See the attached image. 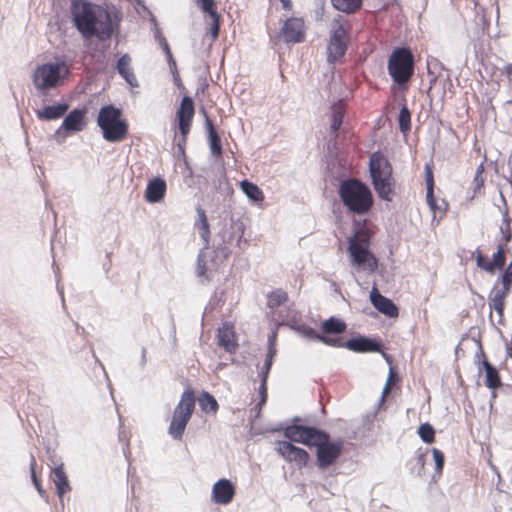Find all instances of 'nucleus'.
Masks as SVG:
<instances>
[{
  "instance_id": "nucleus-1",
  "label": "nucleus",
  "mask_w": 512,
  "mask_h": 512,
  "mask_svg": "<svg viewBox=\"0 0 512 512\" xmlns=\"http://www.w3.org/2000/svg\"><path fill=\"white\" fill-rule=\"evenodd\" d=\"M369 173L377 196L384 201H392L396 194V179L389 159L380 151L369 157Z\"/></svg>"
},
{
  "instance_id": "nucleus-2",
  "label": "nucleus",
  "mask_w": 512,
  "mask_h": 512,
  "mask_svg": "<svg viewBox=\"0 0 512 512\" xmlns=\"http://www.w3.org/2000/svg\"><path fill=\"white\" fill-rule=\"evenodd\" d=\"M338 195L347 211L356 215L368 213L374 204L370 188L357 178L343 180Z\"/></svg>"
},
{
  "instance_id": "nucleus-3",
  "label": "nucleus",
  "mask_w": 512,
  "mask_h": 512,
  "mask_svg": "<svg viewBox=\"0 0 512 512\" xmlns=\"http://www.w3.org/2000/svg\"><path fill=\"white\" fill-rule=\"evenodd\" d=\"M371 239V231L362 227L348 240L349 261L357 271L374 273L378 268V259L370 250Z\"/></svg>"
},
{
  "instance_id": "nucleus-4",
  "label": "nucleus",
  "mask_w": 512,
  "mask_h": 512,
  "mask_svg": "<svg viewBox=\"0 0 512 512\" xmlns=\"http://www.w3.org/2000/svg\"><path fill=\"white\" fill-rule=\"evenodd\" d=\"M388 74L395 84L407 89L415 72V58L410 48L397 47L387 61Z\"/></svg>"
},
{
  "instance_id": "nucleus-5",
  "label": "nucleus",
  "mask_w": 512,
  "mask_h": 512,
  "mask_svg": "<svg viewBox=\"0 0 512 512\" xmlns=\"http://www.w3.org/2000/svg\"><path fill=\"white\" fill-rule=\"evenodd\" d=\"M350 21L338 15L330 23L327 45L328 61L334 63L344 57L350 40Z\"/></svg>"
},
{
  "instance_id": "nucleus-6",
  "label": "nucleus",
  "mask_w": 512,
  "mask_h": 512,
  "mask_svg": "<svg viewBox=\"0 0 512 512\" xmlns=\"http://www.w3.org/2000/svg\"><path fill=\"white\" fill-rule=\"evenodd\" d=\"M97 124L109 142H120L127 137L128 124L121 119V110L112 105L100 109Z\"/></svg>"
},
{
  "instance_id": "nucleus-7",
  "label": "nucleus",
  "mask_w": 512,
  "mask_h": 512,
  "mask_svg": "<svg viewBox=\"0 0 512 512\" xmlns=\"http://www.w3.org/2000/svg\"><path fill=\"white\" fill-rule=\"evenodd\" d=\"M195 393L191 388H187L181 395L180 401L176 405L172 419L168 428V433L175 440H181L186 426L190 421L195 409Z\"/></svg>"
},
{
  "instance_id": "nucleus-8",
  "label": "nucleus",
  "mask_w": 512,
  "mask_h": 512,
  "mask_svg": "<svg viewBox=\"0 0 512 512\" xmlns=\"http://www.w3.org/2000/svg\"><path fill=\"white\" fill-rule=\"evenodd\" d=\"M317 448L316 458L320 469H326L336 463L344 449V440H330L329 434L322 431L314 445Z\"/></svg>"
},
{
  "instance_id": "nucleus-9",
  "label": "nucleus",
  "mask_w": 512,
  "mask_h": 512,
  "mask_svg": "<svg viewBox=\"0 0 512 512\" xmlns=\"http://www.w3.org/2000/svg\"><path fill=\"white\" fill-rule=\"evenodd\" d=\"M68 72L64 62L43 64L34 72V84L38 90L55 88L61 84Z\"/></svg>"
},
{
  "instance_id": "nucleus-10",
  "label": "nucleus",
  "mask_w": 512,
  "mask_h": 512,
  "mask_svg": "<svg viewBox=\"0 0 512 512\" xmlns=\"http://www.w3.org/2000/svg\"><path fill=\"white\" fill-rule=\"evenodd\" d=\"M72 15L76 28L83 36L92 37L95 35L97 15L94 13L91 4L87 2L74 3Z\"/></svg>"
},
{
  "instance_id": "nucleus-11",
  "label": "nucleus",
  "mask_w": 512,
  "mask_h": 512,
  "mask_svg": "<svg viewBox=\"0 0 512 512\" xmlns=\"http://www.w3.org/2000/svg\"><path fill=\"white\" fill-rule=\"evenodd\" d=\"M275 451L292 467L302 470L310 460L309 453L293 443L286 440H278L275 442Z\"/></svg>"
},
{
  "instance_id": "nucleus-12",
  "label": "nucleus",
  "mask_w": 512,
  "mask_h": 512,
  "mask_svg": "<svg viewBox=\"0 0 512 512\" xmlns=\"http://www.w3.org/2000/svg\"><path fill=\"white\" fill-rule=\"evenodd\" d=\"M194 115L195 106L193 99L189 96H184L176 111L178 131L180 134V141L178 142V146L181 149H183V147L186 145L187 138L192 127Z\"/></svg>"
},
{
  "instance_id": "nucleus-13",
  "label": "nucleus",
  "mask_w": 512,
  "mask_h": 512,
  "mask_svg": "<svg viewBox=\"0 0 512 512\" xmlns=\"http://www.w3.org/2000/svg\"><path fill=\"white\" fill-rule=\"evenodd\" d=\"M280 36L287 44H296L305 41L306 38V24L302 17L287 18L281 28Z\"/></svg>"
},
{
  "instance_id": "nucleus-14",
  "label": "nucleus",
  "mask_w": 512,
  "mask_h": 512,
  "mask_svg": "<svg viewBox=\"0 0 512 512\" xmlns=\"http://www.w3.org/2000/svg\"><path fill=\"white\" fill-rule=\"evenodd\" d=\"M322 431L310 426L290 425L283 430L288 442L313 446Z\"/></svg>"
},
{
  "instance_id": "nucleus-15",
  "label": "nucleus",
  "mask_w": 512,
  "mask_h": 512,
  "mask_svg": "<svg viewBox=\"0 0 512 512\" xmlns=\"http://www.w3.org/2000/svg\"><path fill=\"white\" fill-rule=\"evenodd\" d=\"M507 251L508 247H506V244H499L497 251L492 256V260H489L486 255L478 251L476 253L477 266L487 273L494 274L497 269L500 270L504 268Z\"/></svg>"
},
{
  "instance_id": "nucleus-16",
  "label": "nucleus",
  "mask_w": 512,
  "mask_h": 512,
  "mask_svg": "<svg viewBox=\"0 0 512 512\" xmlns=\"http://www.w3.org/2000/svg\"><path fill=\"white\" fill-rule=\"evenodd\" d=\"M217 343L226 352L234 354L239 348L238 337L235 331V326L231 322H224L222 326L217 329Z\"/></svg>"
},
{
  "instance_id": "nucleus-17",
  "label": "nucleus",
  "mask_w": 512,
  "mask_h": 512,
  "mask_svg": "<svg viewBox=\"0 0 512 512\" xmlns=\"http://www.w3.org/2000/svg\"><path fill=\"white\" fill-rule=\"evenodd\" d=\"M426 171V186H427V194H426V201L429 205L431 211L434 214V217L437 215L442 216L445 214L447 210V203L444 200H438L434 196V178L431 168L426 165L425 167Z\"/></svg>"
},
{
  "instance_id": "nucleus-18",
  "label": "nucleus",
  "mask_w": 512,
  "mask_h": 512,
  "mask_svg": "<svg viewBox=\"0 0 512 512\" xmlns=\"http://www.w3.org/2000/svg\"><path fill=\"white\" fill-rule=\"evenodd\" d=\"M235 486L228 479L218 480L212 488V500L219 505H227L232 502L235 496Z\"/></svg>"
},
{
  "instance_id": "nucleus-19",
  "label": "nucleus",
  "mask_w": 512,
  "mask_h": 512,
  "mask_svg": "<svg viewBox=\"0 0 512 512\" xmlns=\"http://www.w3.org/2000/svg\"><path fill=\"white\" fill-rule=\"evenodd\" d=\"M370 301L372 305L377 309L380 313L391 317L396 318L399 315L398 307L393 303V301L385 296H383L377 287H373L370 292Z\"/></svg>"
},
{
  "instance_id": "nucleus-20",
  "label": "nucleus",
  "mask_w": 512,
  "mask_h": 512,
  "mask_svg": "<svg viewBox=\"0 0 512 512\" xmlns=\"http://www.w3.org/2000/svg\"><path fill=\"white\" fill-rule=\"evenodd\" d=\"M85 110L74 109L63 120L57 132L62 129L70 132L82 131L86 125Z\"/></svg>"
},
{
  "instance_id": "nucleus-21",
  "label": "nucleus",
  "mask_w": 512,
  "mask_h": 512,
  "mask_svg": "<svg viewBox=\"0 0 512 512\" xmlns=\"http://www.w3.org/2000/svg\"><path fill=\"white\" fill-rule=\"evenodd\" d=\"M69 109L65 102L47 105L36 110V116L41 121H53L62 118Z\"/></svg>"
},
{
  "instance_id": "nucleus-22",
  "label": "nucleus",
  "mask_w": 512,
  "mask_h": 512,
  "mask_svg": "<svg viewBox=\"0 0 512 512\" xmlns=\"http://www.w3.org/2000/svg\"><path fill=\"white\" fill-rule=\"evenodd\" d=\"M203 115L205 117V127H206V130L208 133V140H209V147H210L211 154L214 157L219 158V157H221V155L223 153L220 136L213 124V121L208 116V114L205 110H203Z\"/></svg>"
},
{
  "instance_id": "nucleus-23",
  "label": "nucleus",
  "mask_w": 512,
  "mask_h": 512,
  "mask_svg": "<svg viewBox=\"0 0 512 512\" xmlns=\"http://www.w3.org/2000/svg\"><path fill=\"white\" fill-rule=\"evenodd\" d=\"M167 185L162 178H154L148 182L145 191V199L149 203L160 202L166 193Z\"/></svg>"
},
{
  "instance_id": "nucleus-24",
  "label": "nucleus",
  "mask_w": 512,
  "mask_h": 512,
  "mask_svg": "<svg viewBox=\"0 0 512 512\" xmlns=\"http://www.w3.org/2000/svg\"><path fill=\"white\" fill-rule=\"evenodd\" d=\"M510 291L511 289L502 285L500 289L494 287L490 293L489 307L491 310H495L500 317L504 315L505 299Z\"/></svg>"
},
{
  "instance_id": "nucleus-25",
  "label": "nucleus",
  "mask_w": 512,
  "mask_h": 512,
  "mask_svg": "<svg viewBox=\"0 0 512 512\" xmlns=\"http://www.w3.org/2000/svg\"><path fill=\"white\" fill-rule=\"evenodd\" d=\"M345 347L354 352L380 351V344L378 342L365 337L350 339L346 342Z\"/></svg>"
},
{
  "instance_id": "nucleus-26",
  "label": "nucleus",
  "mask_w": 512,
  "mask_h": 512,
  "mask_svg": "<svg viewBox=\"0 0 512 512\" xmlns=\"http://www.w3.org/2000/svg\"><path fill=\"white\" fill-rule=\"evenodd\" d=\"M118 73L132 86H138V80L131 67V57L128 54L122 55L117 62Z\"/></svg>"
},
{
  "instance_id": "nucleus-27",
  "label": "nucleus",
  "mask_w": 512,
  "mask_h": 512,
  "mask_svg": "<svg viewBox=\"0 0 512 512\" xmlns=\"http://www.w3.org/2000/svg\"><path fill=\"white\" fill-rule=\"evenodd\" d=\"M346 113V105L343 100H338L331 106L330 114V129L332 134H337L339 128L343 123V118Z\"/></svg>"
},
{
  "instance_id": "nucleus-28",
  "label": "nucleus",
  "mask_w": 512,
  "mask_h": 512,
  "mask_svg": "<svg viewBox=\"0 0 512 512\" xmlns=\"http://www.w3.org/2000/svg\"><path fill=\"white\" fill-rule=\"evenodd\" d=\"M95 35L104 40L110 38L113 33L112 20L108 13L101 12L97 16Z\"/></svg>"
},
{
  "instance_id": "nucleus-29",
  "label": "nucleus",
  "mask_w": 512,
  "mask_h": 512,
  "mask_svg": "<svg viewBox=\"0 0 512 512\" xmlns=\"http://www.w3.org/2000/svg\"><path fill=\"white\" fill-rule=\"evenodd\" d=\"M51 477L59 497H62L66 492L70 491L69 481L64 471L63 464H60L52 470Z\"/></svg>"
},
{
  "instance_id": "nucleus-30",
  "label": "nucleus",
  "mask_w": 512,
  "mask_h": 512,
  "mask_svg": "<svg viewBox=\"0 0 512 512\" xmlns=\"http://www.w3.org/2000/svg\"><path fill=\"white\" fill-rule=\"evenodd\" d=\"M346 323L341 319L330 317L325 320L321 324V331L324 334L323 336H328L331 334H340L346 330Z\"/></svg>"
},
{
  "instance_id": "nucleus-31",
  "label": "nucleus",
  "mask_w": 512,
  "mask_h": 512,
  "mask_svg": "<svg viewBox=\"0 0 512 512\" xmlns=\"http://www.w3.org/2000/svg\"><path fill=\"white\" fill-rule=\"evenodd\" d=\"M364 0H331L332 6L343 13L355 14L363 6Z\"/></svg>"
},
{
  "instance_id": "nucleus-32",
  "label": "nucleus",
  "mask_w": 512,
  "mask_h": 512,
  "mask_svg": "<svg viewBox=\"0 0 512 512\" xmlns=\"http://www.w3.org/2000/svg\"><path fill=\"white\" fill-rule=\"evenodd\" d=\"M482 368L486 372L485 385L490 389L498 388L501 385V379L497 369L487 360L482 362Z\"/></svg>"
},
{
  "instance_id": "nucleus-33",
  "label": "nucleus",
  "mask_w": 512,
  "mask_h": 512,
  "mask_svg": "<svg viewBox=\"0 0 512 512\" xmlns=\"http://www.w3.org/2000/svg\"><path fill=\"white\" fill-rule=\"evenodd\" d=\"M241 190L243 193L254 202H263L264 194L263 191L254 183L244 180L240 183Z\"/></svg>"
},
{
  "instance_id": "nucleus-34",
  "label": "nucleus",
  "mask_w": 512,
  "mask_h": 512,
  "mask_svg": "<svg viewBox=\"0 0 512 512\" xmlns=\"http://www.w3.org/2000/svg\"><path fill=\"white\" fill-rule=\"evenodd\" d=\"M273 362L270 359H266L263 367L261 368V384L259 386L260 404L265 405L267 401V379L270 373Z\"/></svg>"
},
{
  "instance_id": "nucleus-35",
  "label": "nucleus",
  "mask_w": 512,
  "mask_h": 512,
  "mask_svg": "<svg viewBox=\"0 0 512 512\" xmlns=\"http://www.w3.org/2000/svg\"><path fill=\"white\" fill-rule=\"evenodd\" d=\"M198 401H199V405H200L201 409L205 413H212L214 415L217 413V411L219 409L218 402L215 399V397L213 395H211L210 393L205 392V391L202 392Z\"/></svg>"
},
{
  "instance_id": "nucleus-36",
  "label": "nucleus",
  "mask_w": 512,
  "mask_h": 512,
  "mask_svg": "<svg viewBox=\"0 0 512 512\" xmlns=\"http://www.w3.org/2000/svg\"><path fill=\"white\" fill-rule=\"evenodd\" d=\"M288 301V294L282 289H275L267 294V307L276 309Z\"/></svg>"
},
{
  "instance_id": "nucleus-37",
  "label": "nucleus",
  "mask_w": 512,
  "mask_h": 512,
  "mask_svg": "<svg viewBox=\"0 0 512 512\" xmlns=\"http://www.w3.org/2000/svg\"><path fill=\"white\" fill-rule=\"evenodd\" d=\"M198 220L196 222V227L200 231V235L203 240L208 243L210 238V227L208 223V219L205 211L199 206L197 208Z\"/></svg>"
},
{
  "instance_id": "nucleus-38",
  "label": "nucleus",
  "mask_w": 512,
  "mask_h": 512,
  "mask_svg": "<svg viewBox=\"0 0 512 512\" xmlns=\"http://www.w3.org/2000/svg\"><path fill=\"white\" fill-rule=\"evenodd\" d=\"M484 172H485V166H484V163L482 162L476 168L475 175H474V178L472 181V189H473L474 194L479 193L484 188L485 181H486Z\"/></svg>"
},
{
  "instance_id": "nucleus-39",
  "label": "nucleus",
  "mask_w": 512,
  "mask_h": 512,
  "mask_svg": "<svg viewBox=\"0 0 512 512\" xmlns=\"http://www.w3.org/2000/svg\"><path fill=\"white\" fill-rule=\"evenodd\" d=\"M432 454L435 461V473L433 474L432 478L434 481H436V479L439 478L442 474L445 457L442 451L437 448L432 449Z\"/></svg>"
},
{
  "instance_id": "nucleus-40",
  "label": "nucleus",
  "mask_w": 512,
  "mask_h": 512,
  "mask_svg": "<svg viewBox=\"0 0 512 512\" xmlns=\"http://www.w3.org/2000/svg\"><path fill=\"white\" fill-rule=\"evenodd\" d=\"M399 128L403 133H407L411 129V113L406 106H403L400 110L399 117Z\"/></svg>"
},
{
  "instance_id": "nucleus-41",
  "label": "nucleus",
  "mask_w": 512,
  "mask_h": 512,
  "mask_svg": "<svg viewBox=\"0 0 512 512\" xmlns=\"http://www.w3.org/2000/svg\"><path fill=\"white\" fill-rule=\"evenodd\" d=\"M418 435L425 443L431 444L435 441V430L429 423L419 426Z\"/></svg>"
},
{
  "instance_id": "nucleus-42",
  "label": "nucleus",
  "mask_w": 512,
  "mask_h": 512,
  "mask_svg": "<svg viewBox=\"0 0 512 512\" xmlns=\"http://www.w3.org/2000/svg\"><path fill=\"white\" fill-rule=\"evenodd\" d=\"M303 333L313 339H317L330 346H338V340L328 336L318 334L313 328L307 327L303 329Z\"/></svg>"
},
{
  "instance_id": "nucleus-43",
  "label": "nucleus",
  "mask_w": 512,
  "mask_h": 512,
  "mask_svg": "<svg viewBox=\"0 0 512 512\" xmlns=\"http://www.w3.org/2000/svg\"><path fill=\"white\" fill-rule=\"evenodd\" d=\"M212 22L209 27V33L212 36L213 40H216L219 36L220 31V22H221V16L218 12H215V15H209Z\"/></svg>"
},
{
  "instance_id": "nucleus-44",
  "label": "nucleus",
  "mask_w": 512,
  "mask_h": 512,
  "mask_svg": "<svg viewBox=\"0 0 512 512\" xmlns=\"http://www.w3.org/2000/svg\"><path fill=\"white\" fill-rule=\"evenodd\" d=\"M195 2L208 15H215V12H217L215 0H195Z\"/></svg>"
},
{
  "instance_id": "nucleus-45",
  "label": "nucleus",
  "mask_w": 512,
  "mask_h": 512,
  "mask_svg": "<svg viewBox=\"0 0 512 512\" xmlns=\"http://www.w3.org/2000/svg\"><path fill=\"white\" fill-rule=\"evenodd\" d=\"M398 380L397 375L393 368H390L389 376L386 381V384L384 386L383 392H382V400H384L390 393L392 386L396 383Z\"/></svg>"
},
{
  "instance_id": "nucleus-46",
  "label": "nucleus",
  "mask_w": 512,
  "mask_h": 512,
  "mask_svg": "<svg viewBox=\"0 0 512 512\" xmlns=\"http://www.w3.org/2000/svg\"><path fill=\"white\" fill-rule=\"evenodd\" d=\"M501 283L503 286L511 289L512 288V261L508 264L503 274L501 275Z\"/></svg>"
},
{
  "instance_id": "nucleus-47",
  "label": "nucleus",
  "mask_w": 512,
  "mask_h": 512,
  "mask_svg": "<svg viewBox=\"0 0 512 512\" xmlns=\"http://www.w3.org/2000/svg\"><path fill=\"white\" fill-rule=\"evenodd\" d=\"M276 338H277V334L273 333L272 335L269 336V339H268V353H267L266 359H270L272 362L277 353Z\"/></svg>"
},
{
  "instance_id": "nucleus-48",
  "label": "nucleus",
  "mask_w": 512,
  "mask_h": 512,
  "mask_svg": "<svg viewBox=\"0 0 512 512\" xmlns=\"http://www.w3.org/2000/svg\"><path fill=\"white\" fill-rule=\"evenodd\" d=\"M501 231L503 233V239H504L503 244H506V247H508V243L510 242V240L512 238L511 227H510V223L508 221L506 222L504 227H501Z\"/></svg>"
},
{
  "instance_id": "nucleus-49",
  "label": "nucleus",
  "mask_w": 512,
  "mask_h": 512,
  "mask_svg": "<svg viewBox=\"0 0 512 512\" xmlns=\"http://www.w3.org/2000/svg\"><path fill=\"white\" fill-rule=\"evenodd\" d=\"M160 45L163 48V50L165 51V53L168 56V58L172 59V52L170 50V47H169V44H168L167 40L164 37H162L160 39Z\"/></svg>"
},
{
  "instance_id": "nucleus-50",
  "label": "nucleus",
  "mask_w": 512,
  "mask_h": 512,
  "mask_svg": "<svg viewBox=\"0 0 512 512\" xmlns=\"http://www.w3.org/2000/svg\"><path fill=\"white\" fill-rule=\"evenodd\" d=\"M206 273V263L202 259H198V275L203 276Z\"/></svg>"
},
{
  "instance_id": "nucleus-51",
  "label": "nucleus",
  "mask_w": 512,
  "mask_h": 512,
  "mask_svg": "<svg viewBox=\"0 0 512 512\" xmlns=\"http://www.w3.org/2000/svg\"><path fill=\"white\" fill-rule=\"evenodd\" d=\"M425 462H426V456H425V454L421 453V454H419V455L416 457V463H417V465H419V466H420V469H421V470H424Z\"/></svg>"
},
{
  "instance_id": "nucleus-52",
  "label": "nucleus",
  "mask_w": 512,
  "mask_h": 512,
  "mask_svg": "<svg viewBox=\"0 0 512 512\" xmlns=\"http://www.w3.org/2000/svg\"><path fill=\"white\" fill-rule=\"evenodd\" d=\"M282 4V7L287 10L291 11L293 8L292 1L291 0H279Z\"/></svg>"
},
{
  "instance_id": "nucleus-53",
  "label": "nucleus",
  "mask_w": 512,
  "mask_h": 512,
  "mask_svg": "<svg viewBox=\"0 0 512 512\" xmlns=\"http://www.w3.org/2000/svg\"><path fill=\"white\" fill-rule=\"evenodd\" d=\"M263 406L264 405H261L259 401L258 404L251 409V412L254 413V417H258L260 415Z\"/></svg>"
},
{
  "instance_id": "nucleus-54",
  "label": "nucleus",
  "mask_w": 512,
  "mask_h": 512,
  "mask_svg": "<svg viewBox=\"0 0 512 512\" xmlns=\"http://www.w3.org/2000/svg\"><path fill=\"white\" fill-rule=\"evenodd\" d=\"M504 71L507 76H511L512 75V63L506 65L504 68Z\"/></svg>"
},
{
  "instance_id": "nucleus-55",
  "label": "nucleus",
  "mask_w": 512,
  "mask_h": 512,
  "mask_svg": "<svg viewBox=\"0 0 512 512\" xmlns=\"http://www.w3.org/2000/svg\"><path fill=\"white\" fill-rule=\"evenodd\" d=\"M33 483H34V487L41 493L42 492V488H41V485L40 483L38 482L36 476L34 475V480H33Z\"/></svg>"
}]
</instances>
